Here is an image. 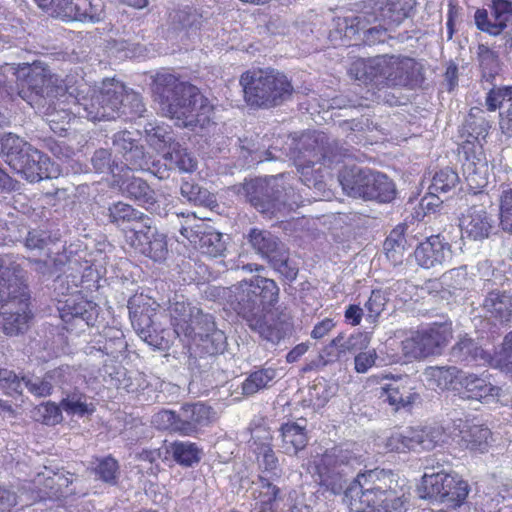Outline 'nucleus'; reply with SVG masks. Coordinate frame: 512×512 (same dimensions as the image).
Wrapping results in <instances>:
<instances>
[{
    "label": "nucleus",
    "instance_id": "f257e3e1",
    "mask_svg": "<svg viewBox=\"0 0 512 512\" xmlns=\"http://www.w3.org/2000/svg\"><path fill=\"white\" fill-rule=\"evenodd\" d=\"M279 288L272 279L255 276L228 288L224 297L230 308L263 340L278 344L293 332L286 308H274Z\"/></svg>",
    "mask_w": 512,
    "mask_h": 512
},
{
    "label": "nucleus",
    "instance_id": "f03ea898",
    "mask_svg": "<svg viewBox=\"0 0 512 512\" xmlns=\"http://www.w3.org/2000/svg\"><path fill=\"white\" fill-rule=\"evenodd\" d=\"M151 92L161 115L179 127H204L212 118L214 106L200 89L168 71L152 76Z\"/></svg>",
    "mask_w": 512,
    "mask_h": 512
},
{
    "label": "nucleus",
    "instance_id": "7ed1b4c3",
    "mask_svg": "<svg viewBox=\"0 0 512 512\" xmlns=\"http://www.w3.org/2000/svg\"><path fill=\"white\" fill-rule=\"evenodd\" d=\"M358 501L361 512H406L410 488L392 471L374 469L364 472L348 491Z\"/></svg>",
    "mask_w": 512,
    "mask_h": 512
},
{
    "label": "nucleus",
    "instance_id": "20e7f679",
    "mask_svg": "<svg viewBox=\"0 0 512 512\" xmlns=\"http://www.w3.org/2000/svg\"><path fill=\"white\" fill-rule=\"evenodd\" d=\"M234 192L267 219L285 218L295 206L298 197L283 174L246 179L233 186Z\"/></svg>",
    "mask_w": 512,
    "mask_h": 512
},
{
    "label": "nucleus",
    "instance_id": "39448f33",
    "mask_svg": "<svg viewBox=\"0 0 512 512\" xmlns=\"http://www.w3.org/2000/svg\"><path fill=\"white\" fill-rule=\"evenodd\" d=\"M354 459L349 453L333 450L325 453L315 463V471L313 477L315 482L320 486L323 493L330 495H342L343 502L351 507H358V501L348 496V491L352 485L358 483L364 473H358L355 477Z\"/></svg>",
    "mask_w": 512,
    "mask_h": 512
},
{
    "label": "nucleus",
    "instance_id": "423d86ee",
    "mask_svg": "<svg viewBox=\"0 0 512 512\" xmlns=\"http://www.w3.org/2000/svg\"><path fill=\"white\" fill-rule=\"evenodd\" d=\"M245 101L250 106L270 108L279 106L293 94L288 78L278 71H247L240 78Z\"/></svg>",
    "mask_w": 512,
    "mask_h": 512
},
{
    "label": "nucleus",
    "instance_id": "0eeeda50",
    "mask_svg": "<svg viewBox=\"0 0 512 512\" xmlns=\"http://www.w3.org/2000/svg\"><path fill=\"white\" fill-rule=\"evenodd\" d=\"M338 181L348 196L365 201L388 203L396 195L393 181L385 174L356 165L341 169Z\"/></svg>",
    "mask_w": 512,
    "mask_h": 512
},
{
    "label": "nucleus",
    "instance_id": "6e6552de",
    "mask_svg": "<svg viewBox=\"0 0 512 512\" xmlns=\"http://www.w3.org/2000/svg\"><path fill=\"white\" fill-rule=\"evenodd\" d=\"M244 239L249 247L269 266L288 281H294L298 275V267L290 259L288 247L271 231L260 228H250Z\"/></svg>",
    "mask_w": 512,
    "mask_h": 512
},
{
    "label": "nucleus",
    "instance_id": "1a4fd4ad",
    "mask_svg": "<svg viewBox=\"0 0 512 512\" xmlns=\"http://www.w3.org/2000/svg\"><path fill=\"white\" fill-rule=\"evenodd\" d=\"M411 9L408 0H368L363 10H372L369 24L361 32L368 45L384 42L392 26L399 25Z\"/></svg>",
    "mask_w": 512,
    "mask_h": 512
},
{
    "label": "nucleus",
    "instance_id": "9d476101",
    "mask_svg": "<svg viewBox=\"0 0 512 512\" xmlns=\"http://www.w3.org/2000/svg\"><path fill=\"white\" fill-rule=\"evenodd\" d=\"M469 493L468 483L457 476L443 471L422 476L419 496L432 502L444 503L449 507L461 505Z\"/></svg>",
    "mask_w": 512,
    "mask_h": 512
},
{
    "label": "nucleus",
    "instance_id": "9b49d317",
    "mask_svg": "<svg viewBox=\"0 0 512 512\" xmlns=\"http://www.w3.org/2000/svg\"><path fill=\"white\" fill-rule=\"evenodd\" d=\"M452 338L451 324L433 323L402 341V352L406 357L421 359L439 355Z\"/></svg>",
    "mask_w": 512,
    "mask_h": 512
},
{
    "label": "nucleus",
    "instance_id": "f8f14e48",
    "mask_svg": "<svg viewBox=\"0 0 512 512\" xmlns=\"http://www.w3.org/2000/svg\"><path fill=\"white\" fill-rule=\"evenodd\" d=\"M28 301L26 284L17 283L5 294V300L0 303V326L6 335H18L27 330L31 318Z\"/></svg>",
    "mask_w": 512,
    "mask_h": 512
},
{
    "label": "nucleus",
    "instance_id": "ddd939ff",
    "mask_svg": "<svg viewBox=\"0 0 512 512\" xmlns=\"http://www.w3.org/2000/svg\"><path fill=\"white\" fill-rule=\"evenodd\" d=\"M23 78L18 87V95L30 105H41L47 98H54L61 87L50 70L40 64L22 69Z\"/></svg>",
    "mask_w": 512,
    "mask_h": 512
},
{
    "label": "nucleus",
    "instance_id": "4468645a",
    "mask_svg": "<svg viewBox=\"0 0 512 512\" xmlns=\"http://www.w3.org/2000/svg\"><path fill=\"white\" fill-rule=\"evenodd\" d=\"M443 438L444 431L440 427L407 428L392 433L385 446L397 453L430 451L443 442Z\"/></svg>",
    "mask_w": 512,
    "mask_h": 512
},
{
    "label": "nucleus",
    "instance_id": "2eb2a0df",
    "mask_svg": "<svg viewBox=\"0 0 512 512\" xmlns=\"http://www.w3.org/2000/svg\"><path fill=\"white\" fill-rule=\"evenodd\" d=\"M192 218L186 220V224L180 226V234L203 254L211 257L223 256L227 249V239L214 227L204 222L188 225Z\"/></svg>",
    "mask_w": 512,
    "mask_h": 512
},
{
    "label": "nucleus",
    "instance_id": "dca6fc26",
    "mask_svg": "<svg viewBox=\"0 0 512 512\" xmlns=\"http://www.w3.org/2000/svg\"><path fill=\"white\" fill-rule=\"evenodd\" d=\"M127 243L142 255L161 262L168 254L166 235L150 224L132 228L126 235Z\"/></svg>",
    "mask_w": 512,
    "mask_h": 512
},
{
    "label": "nucleus",
    "instance_id": "f3484780",
    "mask_svg": "<svg viewBox=\"0 0 512 512\" xmlns=\"http://www.w3.org/2000/svg\"><path fill=\"white\" fill-rule=\"evenodd\" d=\"M129 315L132 326L139 337L149 345L162 348L165 342V330L160 328L158 313L149 304L133 306L128 302Z\"/></svg>",
    "mask_w": 512,
    "mask_h": 512
},
{
    "label": "nucleus",
    "instance_id": "a211bd4d",
    "mask_svg": "<svg viewBox=\"0 0 512 512\" xmlns=\"http://www.w3.org/2000/svg\"><path fill=\"white\" fill-rule=\"evenodd\" d=\"M296 149L305 151L316 161H323V164L339 162L347 154V150L338 140L330 138L324 132L303 135L296 144Z\"/></svg>",
    "mask_w": 512,
    "mask_h": 512
},
{
    "label": "nucleus",
    "instance_id": "6ab92c4d",
    "mask_svg": "<svg viewBox=\"0 0 512 512\" xmlns=\"http://www.w3.org/2000/svg\"><path fill=\"white\" fill-rule=\"evenodd\" d=\"M140 141L136 133L128 130L118 131L112 136L113 150L129 170L138 171L148 167V152Z\"/></svg>",
    "mask_w": 512,
    "mask_h": 512
},
{
    "label": "nucleus",
    "instance_id": "aec40b11",
    "mask_svg": "<svg viewBox=\"0 0 512 512\" xmlns=\"http://www.w3.org/2000/svg\"><path fill=\"white\" fill-rule=\"evenodd\" d=\"M46 472L37 473L33 482L42 499L59 500L77 493L74 482L77 478L65 471H54L44 467Z\"/></svg>",
    "mask_w": 512,
    "mask_h": 512
},
{
    "label": "nucleus",
    "instance_id": "412c9836",
    "mask_svg": "<svg viewBox=\"0 0 512 512\" xmlns=\"http://www.w3.org/2000/svg\"><path fill=\"white\" fill-rule=\"evenodd\" d=\"M421 69V65L414 59L389 57L385 86L414 88L424 80Z\"/></svg>",
    "mask_w": 512,
    "mask_h": 512
},
{
    "label": "nucleus",
    "instance_id": "4be33fe9",
    "mask_svg": "<svg viewBox=\"0 0 512 512\" xmlns=\"http://www.w3.org/2000/svg\"><path fill=\"white\" fill-rule=\"evenodd\" d=\"M15 157L19 162L18 165H7L27 181L35 183L49 177L48 157L27 142H25L23 151H18Z\"/></svg>",
    "mask_w": 512,
    "mask_h": 512
},
{
    "label": "nucleus",
    "instance_id": "5701e85b",
    "mask_svg": "<svg viewBox=\"0 0 512 512\" xmlns=\"http://www.w3.org/2000/svg\"><path fill=\"white\" fill-rule=\"evenodd\" d=\"M415 260L425 269L442 267L452 258L451 245L440 235L421 242L414 251Z\"/></svg>",
    "mask_w": 512,
    "mask_h": 512
},
{
    "label": "nucleus",
    "instance_id": "b1692460",
    "mask_svg": "<svg viewBox=\"0 0 512 512\" xmlns=\"http://www.w3.org/2000/svg\"><path fill=\"white\" fill-rule=\"evenodd\" d=\"M119 189L123 196L135 201L151 213L161 217L169 216L165 209H160L156 200V192L146 180L135 176L127 177L121 181Z\"/></svg>",
    "mask_w": 512,
    "mask_h": 512
},
{
    "label": "nucleus",
    "instance_id": "393cba45",
    "mask_svg": "<svg viewBox=\"0 0 512 512\" xmlns=\"http://www.w3.org/2000/svg\"><path fill=\"white\" fill-rule=\"evenodd\" d=\"M465 160L462 171L468 186L476 193L488 183V164L482 156L481 150L477 153L476 145L470 140L463 145Z\"/></svg>",
    "mask_w": 512,
    "mask_h": 512
},
{
    "label": "nucleus",
    "instance_id": "a878e982",
    "mask_svg": "<svg viewBox=\"0 0 512 512\" xmlns=\"http://www.w3.org/2000/svg\"><path fill=\"white\" fill-rule=\"evenodd\" d=\"M299 179L309 189L314 190V198L329 196L326 191L325 169L320 161H316L305 151H298L294 159Z\"/></svg>",
    "mask_w": 512,
    "mask_h": 512
},
{
    "label": "nucleus",
    "instance_id": "bb28decb",
    "mask_svg": "<svg viewBox=\"0 0 512 512\" xmlns=\"http://www.w3.org/2000/svg\"><path fill=\"white\" fill-rule=\"evenodd\" d=\"M103 4L100 0H64L56 17L64 20L96 23L102 19Z\"/></svg>",
    "mask_w": 512,
    "mask_h": 512
},
{
    "label": "nucleus",
    "instance_id": "cd10ccee",
    "mask_svg": "<svg viewBox=\"0 0 512 512\" xmlns=\"http://www.w3.org/2000/svg\"><path fill=\"white\" fill-rule=\"evenodd\" d=\"M58 311L64 322L83 321L88 326H94L99 316L97 304L78 295L60 302Z\"/></svg>",
    "mask_w": 512,
    "mask_h": 512
},
{
    "label": "nucleus",
    "instance_id": "c85d7f7f",
    "mask_svg": "<svg viewBox=\"0 0 512 512\" xmlns=\"http://www.w3.org/2000/svg\"><path fill=\"white\" fill-rule=\"evenodd\" d=\"M369 345V337L364 333H356L346 336L340 333L333 338L330 343L321 351V357L326 358L325 362H334L339 360L347 353H356L366 349Z\"/></svg>",
    "mask_w": 512,
    "mask_h": 512
},
{
    "label": "nucleus",
    "instance_id": "c756f323",
    "mask_svg": "<svg viewBox=\"0 0 512 512\" xmlns=\"http://www.w3.org/2000/svg\"><path fill=\"white\" fill-rule=\"evenodd\" d=\"M459 183V175L454 169L446 167L437 171L428 188L429 197L423 198L421 205L427 209L438 206V203L429 201V199L436 198L438 201L443 202L444 199L449 197L450 193H455Z\"/></svg>",
    "mask_w": 512,
    "mask_h": 512
},
{
    "label": "nucleus",
    "instance_id": "7c9ffc66",
    "mask_svg": "<svg viewBox=\"0 0 512 512\" xmlns=\"http://www.w3.org/2000/svg\"><path fill=\"white\" fill-rule=\"evenodd\" d=\"M484 315L489 320L506 325L512 321V293L504 290H492L485 296L482 304Z\"/></svg>",
    "mask_w": 512,
    "mask_h": 512
},
{
    "label": "nucleus",
    "instance_id": "2f4dec72",
    "mask_svg": "<svg viewBox=\"0 0 512 512\" xmlns=\"http://www.w3.org/2000/svg\"><path fill=\"white\" fill-rule=\"evenodd\" d=\"M463 235L473 240L488 238L493 229V219L481 206L471 207L460 220Z\"/></svg>",
    "mask_w": 512,
    "mask_h": 512
},
{
    "label": "nucleus",
    "instance_id": "473e14b6",
    "mask_svg": "<svg viewBox=\"0 0 512 512\" xmlns=\"http://www.w3.org/2000/svg\"><path fill=\"white\" fill-rule=\"evenodd\" d=\"M211 408L202 404H185L177 412L178 426L176 432L184 435H191L200 427L210 423Z\"/></svg>",
    "mask_w": 512,
    "mask_h": 512
},
{
    "label": "nucleus",
    "instance_id": "72a5a7b5",
    "mask_svg": "<svg viewBox=\"0 0 512 512\" xmlns=\"http://www.w3.org/2000/svg\"><path fill=\"white\" fill-rule=\"evenodd\" d=\"M511 2L508 0H494L495 20L492 21L485 9H478L475 13V23L478 29L491 35H499L507 26L512 14Z\"/></svg>",
    "mask_w": 512,
    "mask_h": 512
},
{
    "label": "nucleus",
    "instance_id": "f704fd0d",
    "mask_svg": "<svg viewBox=\"0 0 512 512\" xmlns=\"http://www.w3.org/2000/svg\"><path fill=\"white\" fill-rule=\"evenodd\" d=\"M450 361L464 365H478L487 361L489 354L474 339L464 337L459 339L450 349Z\"/></svg>",
    "mask_w": 512,
    "mask_h": 512
},
{
    "label": "nucleus",
    "instance_id": "c9c22d12",
    "mask_svg": "<svg viewBox=\"0 0 512 512\" xmlns=\"http://www.w3.org/2000/svg\"><path fill=\"white\" fill-rule=\"evenodd\" d=\"M459 384L463 389L464 398L470 400H486L499 395L500 388L493 386L476 374H466L459 377Z\"/></svg>",
    "mask_w": 512,
    "mask_h": 512
},
{
    "label": "nucleus",
    "instance_id": "e433bc0d",
    "mask_svg": "<svg viewBox=\"0 0 512 512\" xmlns=\"http://www.w3.org/2000/svg\"><path fill=\"white\" fill-rule=\"evenodd\" d=\"M407 384V380H395L386 384L380 388L379 398L393 406L395 410L406 407L414 401L416 395L411 392V388Z\"/></svg>",
    "mask_w": 512,
    "mask_h": 512
},
{
    "label": "nucleus",
    "instance_id": "4c0bfd02",
    "mask_svg": "<svg viewBox=\"0 0 512 512\" xmlns=\"http://www.w3.org/2000/svg\"><path fill=\"white\" fill-rule=\"evenodd\" d=\"M282 448L289 455H296L307 445L308 438L305 427L296 422L281 425Z\"/></svg>",
    "mask_w": 512,
    "mask_h": 512
},
{
    "label": "nucleus",
    "instance_id": "58836bf2",
    "mask_svg": "<svg viewBox=\"0 0 512 512\" xmlns=\"http://www.w3.org/2000/svg\"><path fill=\"white\" fill-rule=\"evenodd\" d=\"M372 10H362L358 15L353 17L337 18L334 20V29L331 32L335 38H348L361 32L371 20Z\"/></svg>",
    "mask_w": 512,
    "mask_h": 512
},
{
    "label": "nucleus",
    "instance_id": "ea45409f",
    "mask_svg": "<svg viewBox=\"0 0 512 512\" xmlns=\"http://www.w3.org/2000/svg\"><path fill=\"white\" fill-rule=\"evenodd\" d=\"M168 453L171 454L173 460L183 467H192L198 464L203 456V450L190 441H175L171 443Z\"/></svg>",
    "mask_w": 512,
    "mask_h": 512
},
{
    "label": "nucleus",
    "instance_id": "a19ab883",
    "mask_svg": "<svg viewBox=\"0 0 512 512\" xmlns=\"http://www.w3.org/2000/svg\"><path fill=\"white\" fill-rule=\"evenodd\" d=\"M162 160L166 161L172 170L178 169L180 172H193L197 166L196 160L177 140L163 152Z\"/></svg>",
    "mask_w": 512,
    "mask_h": 512
},
{
    "label": "nucleus",
    "instance_id": "79ce46f5",
    "mask_svg": "<svg viewBox=\"0 0 512 512\" xmlns=\"http://www.w3.org/2000/svg\"><path fill=\"white\" fill-rule=\"evenodd\" d=\"M215 322L211 315L204 314L200 309L196 311V314L190 319L188 324L181 323L178 328V336L184 335L185 337L191 338L194 341L204 334L211 332L215 328Z\"/></svg>",
    "mask_w": 512,
    "mask_h": 512
},
{
    "label": "nucleus",
    "instance_id": "37998d69",
    "mask_svg": "<svg viewBox=\"0 0 512 512\" xmlns=\"http://www.w3.org/2000/svg\"><path fill=\"white\" fill-rule=\"evenodd\" d=\"M423 375L430 386L447 390L455 379H459L460 370L455 366H430L424 370Z\"/></svg>",
    "mask_w": 512,
    "mask_h": 512
},
{
    "label": "nucleus",
    "instance_id": "c03bdc74",
    "mask_svg": "<svg viewBox=\"0 0 512 512\" xmlns=\"http://www.w3.org/2000/svg\"><path fill=\"white\" fill-rule=\"evenodd\" d=\"M123 92V86L118 83L104 82L99 93H101V101L103 109H105L106 119H115L119 117V111L121 109V93Z\"/></svg>",
    "mask_w": 512,
    "mask_h": 512
},
{
    "label": "nucleus",
    "instance_id": "a18cd8bd",
    "mask_svg": "<svg viewBox=\"0 0 512 512\" xmlns=\"http://www.w3.org/2000/svg\"><path fill=\"white\" fill-rule=\"evenodd\" d=\"M274 368H260L252 373L244 380L241 385L242 394L244 396H252L263 389H268L276 377Z\"/></svg>",
    "mask_w": 512,
    "mask_h": 512
},
{
    "label": "nucleus",
    "instance_id": "49530a36",
    "mask_svg": "<svg viewBox=\"0 0 512 512\" xmlns=\"http://www.w3.org/2000/svg\"><path fill=\"white\" fill-rule=\"evenodd\" d=\"M107 217L109 222L115 225L130 222L142 223L144 220H149L143 212L122 201L113 203L108 207Z\"/></svg>",
    "mask_w": 512,
    "mask_h": 512
},
{
    "label": "nucleus",
    "instance_id": "de8ad7c7",
    "mask_svg": "<svg viewBox=\"0 0 512 512\" xmlns=\"http://www.w3.org/2000/svg\"><path fill=\"white\" fill-rule=\"evenodd\" d=\"M17 283L25 284L24 271L15 262H5L0 259V303L5 300V294L13 290Z\"/></svg>",
    "mask_w": 512,
    "mask_h": 512
},
{
    "label": "nucleus",
    "instance_id": "09e8293b",
    "mask_svg": "<svg viewBox=\"0 0 512 512\" xmlns=\"http://www.w3.org/2000/svg\"><path fill=\"white\" fill-rule=\"evenodd\" d=\"M145 140L148 145L158 152H164L175 142L173 133L164 126L147 123L143 130Z\"/></svg>",
    "mask_w": 512,
    "mask_h": 512
},
{
    "label": "nucleus",
    "instance_id": "8fccbe9b",
    "mask_svg": "<svg viewBox=\"0 0 512 512\" xmlns=\"http://www.w3.org/2000/svg\"><path fill=\"white\" fill-rule=\"evenodd\" d=\"M196 349L205 354L218 355L225 351L227 338L224 332L217 327L213 328L208 334L195 340Z\"/></svg>",
    "mask_w": 512,
    "mask_h": 512
},
{
    "label": "nucleus",
    "instance_id": "3c124183",
    "mask_svg": "<svg viewBox=\"0 0 512 512\" xmlns=\"http://www.w3.org/2000/svg\"><path fill=\"white\" fill-rule=\"evenodd\" d=\"M121 109L119 111V117L123 116L127 119H133L144 116L146 107L142 101V97L139 93L134 91H127L123 87L121 93Z\"/></svg>",
    "mask_w": 512,
    "mask_h": 512
},
{
    "label": "nucleus",
    "instance_id": "603ef678",
    "mask_svg": "<svg viewBox=\"0 0 512 512\" xmlns=\"http://www.w3.org/2000/svg\"><path fill=\"white\" fill-rule=\"evenodd\" d=\"M77 113L81 114V110L86 117L92 121L107 120L105 109H103L101 101V93L99 90H93L90 96L82 97L78 100Z\"/></svg>",
    "mask_w": 512,
    "mask_h": 512
},
{
    "label": "nucleus",
    "instance_id": "864d4df0",
    "mask_svg": "<svg viewBox=\"0 0 512 512\" xmlns=\"http://www.w3.org/2000/svg\"><path fill=\"white\" fill-rule=\"evenodd\" d=\"M25 142L19 136L7 133L0 137V157L6 164L18 165L16 154L23 151Z\"/></svg>",
    "mask_w": 512,
    "mask_h": 512
},
{
    "label": "nucleus",
    "instance_id": "5fc2aeb1",
    "mask_svg": "<svg viewBox=\"0 0 512 512\" xmlns=\"http://www.w3.org/2000/svg\"><path fill=\"white\" fill-rule=\"evenodd\" d=\"M478 60L482 72V79L492 82L499 71L498 57L485 45L478 46Z\"/></svg>",
    "mask_w": 512,
    "mask_h": 512
},
{
    "label": "nucleus",
    "instance_id": "6e6d98bb",
    "mask_svg": "<svg viewBox=\"0 0 512 512\" xmlns=\"http://www.w3.org/2000/svg\"><path fill=\"white\" fill-rule=\"evenodd\" d=\"M168 310L174 326V332L178 335V328L181 326V323L188 324L199 309L192 307L185 301L175 299L170 303Z\"/></svg>",
    "mask_w": 512,
    "mask_h": 512
},
{
    "label": "nucleus",
    "instance_id": "4d7b16f0",
    "mask_svg": "<svg viewBox=\"0 0 512 512\" xmlns=\"http://www.w3.org/2000/svg\"><path fill=\"white\" fill-rule=\"evenodd\" d=\"M180 193L183 198L194 205L209 206L213 202L210 192L198 184L183 182Z\"/></svg>",
    "mask_w": 512,
    "mask_h": 512
},
{
    "label": "nucleus",
    "instance_id": "13d9d810",
    "mask_svg": "<svg viewBox=\"0 0 512 512\" xmlns=\"http://www.w3.org/2000/svg\"><path fill=\"white\" fill-rule=\"evenodd\" d=\"M474 111H476L477 113H483L482 110L478 108L471 109L469 117L467 119L466 127L469 130V135L478 143L476 148L478 150H481L482 144L480 143V139L486 138V136L488 135V131L490 129V124L485 118L476 117Z\"/></svg>",
    "mask_w": 512,
    "mask_h": 512
},
{
    "label": "nucleus",
    "instance_id": "bf43d9fd",
    "mask_svg": "<svg viewBox=\"0 0 512 512\" xmlns=\"http://www.w3.org/2000/svg\"><path fill=\"white\" fill-rule=\"evenodd\" d=\"M462 439L471 450H482L491 434L487 427L472 425L462 431Z\"/></svg>",
    "mask_w": 512,
    "mask_h": 512
},
{
    "label": "nucleus",
    "instance_id": "052dcab7",
    "mask_svg": "<svg viewBox=\"0 0 512 512\" xmlns=\"http://www.w3.org/2000/svg\"><path fill=\"white\" fill-rule=\"evenodd\" d=\"M94 471L96 476L103 482L110 485H115L117 483L119 477V465L111 456L99 460Z\"/></svg>",
    "mask_w": 512,
    "mask_h": 512
},
{
    "label": "nucleus",
    "instance_id": "680f3d73",
    "mask_svg": "<svg viewBox=\"0 0 512 512\" xmlns=\"http://www.w3.org/2000/svg\"><path fill=\"white\" fill-rule=\"evenodd\" d=\"M91 165L96 173H111L115 175V170H119L118 163L112 159L111 152L107 149H97L91 157Z\"/></svg>",
    "mask_w": 512,
    "mask_h": 512
},
{
    "label": "nucleus",
    "instance_id": "e2e57ef3",
    "mask_svg": "<svg viewBox=\"0 0 512 512\" xmlns=\"http://www.w3.org/2000/svg\"><path fill=\"white\" fill-rule=\"evenodd\" d=\"M504 102L512 104V86L493 85L486 95L485 104L487 109L489 111H495L500 108Z\"/></svg>",
    "mask_w": 512,
    "mask_h": 512
},
{
    "label": "nucleus",
    "instance_id": "0e129e2a",
    "mask_svg": "<svg viewBox=\"0 0 512 512\" xmlns=\"http://www.w3.org/2000/svg\"><path fill=\"white\" fill-rule=\"evenodd\" d=\"M386 298L380 290H373L364 307L366 310V321L370 324H375L378 317L384 310Z\"/></svg>",
    "mask_w": 512,
    "mask_h": 512
},
{
    "label": "nucleus",
    "instance_id": "69168bd1",
    "mask_svg": "<svg viewBox=\"0 0 512 512\" xmlns=\"http://www.w3.org/2000/svg\"><path fill=\"white\" fill-rule=\"evenodd\" d=\"M500 226L512 233V189H504L500 196Z\"/></svg>",
    "mask_w": 512,
    "mask_h": 512
},
{
    "label": "nucleus",
    "instance_id": "338daca9",
    "mask_svg": "<svg viewBox=\"0 0 512 512\" xmlns=\"http://www.w3.org/2000/svg\"><path fill=\"white\" fill-rule=\"evenodd\" d=\"M0 388L8 395L22 394L23 376L18 377L14 371L0 368Z\"/></svg>",
    "mask_w": 512,
    "mask_h": 512
},
{
    "label": "nucleus",
    "instance_id": "774afa93",
    "mask_svg": "<svg viewBox=\"0 0 512 512\" xmlns=\"http://www.w3.org/2000/svg\"><path fill=\"white\" fill-rule=\"evenodd\" d=\"M497 365L508 372H512V331L507 333L496 352Z\"/></svg>",
    "mask_w": 512,
    "mask_h": 512
}]
</instances>
